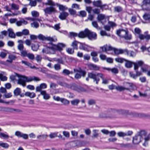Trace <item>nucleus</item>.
I'll list each match as a JSON object with an SVG mask.
<instances>
[{"instance_id":"obj_1","label":"nucleus","mask_w":150,"mask_h":150,"mask_svg":"<svg viewBox=\"0 0 150 150\" xmlns=\"http://www.w3.org/2000/svg\"><path fill=\"white\" fill-rule=\"evenodd\" d=\"M16 76L18 77L17 83L23 87H25L26 85V83L29 82L33 81H39L40 79L37 77H27L25 76L19 74L15 73V75H11L10 76V79L12 81H14L16 79Z\"/></svg>"},{"instance_id":"obj_2","label":"nucleus","mask_w":150,"mask_h":150,"mask_svg":"<svg viewBox=\"0 0 150 150\" xmlns=\"http://www.w3.org/2000/svg\"><path fill=\"white\" fill-rule=\"evenodd\" d=\"M65 47V45L62 43H59L57 45L51 44V46H47L45 49H43L42 52L43 53L54 54L55 50L60 51Z\"/></svg>"},{"instance_id":"obj_3","label":"nucleus","mask_w":150,"mask_h":150,"mask_svg":"<svg viewBox=\"0 0 150 150\" xmlns=\"http://www.w3.org/2000/svg\"><path fill=\"white\" fill-rule=\"evenodd\" d=\"M44 4L46 6H50V7H46L43 9L45 15L51 14L57 12L56 8L54 7L56 5V4L52 0H47Z\"/></svg>"},{"instance_id":"obj_4","label":"nucleus","mask_w":150,"mask_h":150,"mask_svg":"<svg viewBox=\"0 0 150 150\" xmlns=\"http://www.w3.org/2000/svg\"><path fill=\"white\" fill-rule=\"evenodd\" d=\"M146 134L147 132L145 130L139 131L133 138V143L134 144H138L141 142L143 137Z\"/></svg>"},{"instance_id":"obj_5","label":"nucleus","mask_w":150,"mask_h":150,"mask_svg":"<svg viewBox=\"0 0 150 150\" xmlns=\"http://www.w3.org/2000/svg\"><path fill=\"white\" fill-rule=\"evenodd\" d=\"M116 33L118 36L126 40H130L132 38L131 34L128 33L127 30L120 29L117 31Z\"/></svg>"},{"instance_id":"obj_6","label":"nucleus","mask_w":150,"mask_h":150,"mask_svg":"<svg viewBox=\"0 0 150 150\" xmlns=\"http://www.w3.org/2000/svg\"><path fill=\"white\" fill-rule=\"evenodd\" d=\"M103 74L101 73L95 74L92 73H89L88 74V78L93 79L94 81L96 82V83L97 84L100 80V77H102Z\"/></svg>"},{"instance_id":"obj_7","label":"nucleus","mask_w":150,"mask_h":150,"mask_svg":"<svg viewBox=\"0 0 150 150\" xmlns=\"http://www.w3.org/2000/svg\"><path fill=\"white\" fill-rule=\"evenodd\" d=\"M134 70L136 72V75L137 76H139L142 75V73L141 71H138L137 69L139 67L141 66L144 65V62L142 61H139L134 63Z\"/></svg>"},{"instance_id":"obj_8","label":"nucleus","mask_w":150,"mask_h":150,"mask_svg":"<svg viewBox=\"0 0 150 150\" xmlns=\"http://www.w3.org/2000/svg\"><path fill=\"white\" fill-rule=\"evenodd\" d=\"M74 72H76L75 76V78L76 79L80 78L81 76H84L86 74L85 71L82 70L81 69H74Z\"/></svg>"},{"instance_id":"obj_9","label":"nucleus","mask_w":150,"mask_h":150,"mask_svg":"<svg viewBox=\"0 0 150 150\" xmlns=\"http://www.w3.org/2000/svg\"><path fill=\"white\" fill-rule=\"evenodd\" d=\"M142 7L146 10H150V0H143Z\"/></svg>"},{"instance_id":"obj_10","label":"nucleus","mask_w":150,"mask_h":150,"mask_svg":"<svg viewBox=\"0 0 150 150\" xmlns=\"http://www.w3.org/2000/svg\"><path fill=\"white\" fill-rule=\"evenodd\" d=\"M37 37L40 40H47L51 42H55L57 40L56 39L54 40L52 38L50 37H45L41 34L39 35Z\"/></svg>"},{"instance_id":"obj_11","label":"nucleus","mask_w":150,"mask_h":150,"mask_svg":"<svg viewBox=\"0 0 150 150\" xmlns=\"http://www.w3.org/2000/svg\"><path fill=\"white\" fill-rule=\"evenodd\" d=\"M97 19L98 21L103 24L106 22V16L102 14H99L98 15Z\"/></svg>"},{"instance_id":"obj_12","label":"nucleus","mask_w":150,"mask_h":150,"mask_svg":"<svg viewBox=\"0 0 150 150\" xmlns=\"http://www.w3.org/2000/svg\"><path fill=\"white\" fill-rule=\"evenodd\" d=\"M15 135L18 137H22L25 139H27L28 137V135L27 134L22 133L18 131L16 132Z\"/></svg>"},{"instance_id":"obj_13","label":"nucleus","mask_w":150,"mask_h":150,"mask_svg":"<svg viewBox=\"0 0 150 150\" xmlns=\"http://www.w3.org/2000/svg\"><path fill=\"white\" fill-rule=\"evenodd\" d=\"M111 51H114L115 54L118 55L119 54L125 53V52H127L126 49L122 50L121 49H117L112 47Z\"/></svg>"},{"instance_id":"obj_14","label":"nucleus","mask_w":150,"mask_h":150,"mask_svg":"<svg viewBox=\"0 0 150 150\" xmlns=\"http://www.w3.org/2000/svg\"><path fill=\"white\" fill-rule=\"evenodd\" d=\"M100 48L103 52H107L108 51H111L112 47L109 45H105L103 46L100 47Z\"/></svg>"},{"instance_id":"obj_15","label":"nucleus","mask_w":150,"mask_h":150,"mask_svg":"<svg viewBox=\"0 0 150 150\" xmlns=\"http://www.w3.org/2000/svg\"><path fill=\"white\" fill-rule=\"evenodd\" d=\"M47 87V85L46 83H42L39 86H38L36 88V91L37 92H40L41 93V91H43L42 90L43 89L46 88Z\"/></svg>"},{"instance_id":"obj_16","label":"nucleus","mask_w":150,"mask_h":150,"mask_svg":"<svg viewBox=\"0 0 150 150\" xmlns=\"http://www.w3.org/2000/svg\"><path fill=\"white\" fill-rule=\"evenodd\" d=\"M69 87L72 90L77 91L79 92L81 91L82 89L80 87L77 86L74 84H71L69 86Z\"/></svg>"},{"instance_id":"obj_17","label":"nucleus","mask_w":150,"mask_h":150,"mask_svg":"<svg viewBox=\"0 0 150 150\" xmlns=\"http://www.w3.org/2000/svg\"><path fill=\"white\" fill-rule=\"evenodd\" d=\"M96 34L95 33L90 31L87 37L90 40H93L96 38Z\"/></svg>"},{"instance_id":"obj_18","label":"nucleus","mask_w":150,"mask_h":150,"mask_svg":"<svg viewBox=\"0 0 150 150\" xmlns=\"http://www.w3.org/2000/svg\"><path fill=\"white\" fill-rule=\"evenodd\" d=\"M68 15L69 14L68 13L63 11L60 13L59 18L62 20H65Z\"/></svg>"},{"instance_id":"obj_19","label":"nucleus","mask_w":150,"mask_h":150,"mask_svg":"<svg viewBox=\"0 0 150 150\" xmlns=\"http://www.w3.org/2000/svg\"><path fill=\"white\" fill-rule=\"evenodd\" d=\"M8 36L11 38H15L16 34L14 33L13 30L11 28H8L7 30Z\"/></svg>"},{"instance_id":"obj_20","label":"nucleus","mask_w":150,"mask_h":150,"mask_svg":"<svg viewBox=\"0 0 150 150\" xmlns=\"http://www.w3.org/2000/svg\"><path fill=\"white\" fill-rule=\"evenodd\" d=\"M28 22L23 19H21L20 21H17L16 22V25L18 26H21L23 24L25 25Z\"/></svg>"},{"instance_id":"obj_21","label":"nucleus","mask_w":150,"mask_h":150,"mask_svg":"<svg viewBox=\"0 0 150 150\" xmlns=\"http://www.w3.org/2000/svg\"><path fill=\"white\" fill-rule=\"evenodd\" d=\"M144 137V142L143 144V145L145 146H146L148 145V142L150 140V137L149 135L146 136V135Z\"/></svg>"},{"instance_id":"obj_22","label":"nucleus","mask_w":150,"mask_h":150,"mask_svg":"<svg viewBox=\"0 0 150 150\" xmlns=\"http://www.w3.org/2000/svg\"><path fill=\"white\" fill-rule=\"evenodd\" d=\"M115 89L117 90L120 91L125 90L129 91V88L121 86H116L115 87Z\"/></svg>"},{"instance_id":"obj_23","label":"nucleus","mask_w":150,"mask_h":150,"mask_svg":"<svg viewBox=\"0 0 150 150\" xmlns=\"http://www.w3.org/2000/svg\"><path fill=\"white\" fill-rule=\"evenodd\" d=\"M40 94L43 96L44 99L47 100L50 99V97L49 94L47 93L45 91H41Z\"/></svg>"},{"instance_id":"obj_24","label":"nucleus","mask_w":150,"mask_h":150,"mask_svg":"<svg viewBox=\"0 0 150 150\" xmlns=\"http://www.w3.org/2000/svg\"><path fill=\"white\" fill-rule=\"evenodd\" d=\"M8 59L6 60V62L11 63H12L13 60H15L16 58V56L13 55H10L8 57Z\"/></svg>"},{"instance_id":"obj_25","label":"nucleus","mask_w":150,"mask_h":150,"mask_svg":"<svg viewBox=\"0 0 150 150\" xmlns=\"http://www.w3.org/2000/svg\"><path fill=\"white\" fill-rule=\"evenodd\" d=\"M21 62L22 64H24L25 65H26V66L30 67L31 69L35 68L36 69H38V68L35 67L34 66H31V64L29 62H28L22 60V61Z\"/></svg>"},{"instance_id":"obj_26","label":"nucleus","mask_w":150,"mask_h":150,"mask_svg":"<svg viewBox=\"0 0 150 150\" xmlns=\"http://www.w3.org/2000/svg\"><path fill=\"white\" fill-rule=\"evenodd\" d=\"M56 5L59 7V9L60 11H64L67 9V8L66 6L58 3H56Z\"/></svg>"},{"instance_id":"obj_27","label":"nucleus","mask_w":150,"mask_h":150,"mask_svg":"<svg viewBox=\"0 0 150 150\" xmlns=\"http://www.w3.org/2000/svg\"><path fill=\"white\" fill-rule=\"evenodd\" d=\"M89 68L91 70H98L99 69V67L96 65L93 64H90L89 65Z\"/></svg>"},{"instance_id":"obj_28","label":"nucleus","mask_w":150,"mask_h":150,"mask_svg":"<svg viewBox=\"0 0 150 150\" xmlns=\"http://www.w3.org/2000/svg\"><path fill=\"white\" fill-rule=\"evenodd\" d=\"M79 49L81 50L86 51H88L89 49L87 45L82 44H81L79 46Z\"/></svg>"},{"instance_id":"obj_29","label":"nucleus","mask_w":150,"mask_h":150,"mask_svg":"<svg viewBox=\"0 0 150 150\" xmlns=\"http://www.w3.org/2000/svg\"><path fill=\"white\" fill-rule=\"evenodd\" d=\"M21 93V89L20 88H17L14 91V93L15 95L17 96L20 95L21 97H23L24 95L20 94Z\"/></svg>"},{"instance_id":"obj_30","label":"nucleus","mask_w":150,"mask_h":150,"mask_svg":"<svg viewBox=\"0 0 150 150\" xmlns=\"http://www.w3.org/2000/svg\"><path fill=\"white\" fill-rule=\"evenodd\" d=\"M125 63V66L126 67L128 68H131L132 66V64H134V63L136 62H131L126 60Z\"/></svg>"},{"instance_id":"obj_31","label":"nucleus","mask_w":150,"mask_h":150,"mask_svg":"<svg viewBox=\"0 0 150 150\" xmlns=\"http://www.w3.org/2000/svg\"><path fill=\"white\" fill-rule=\"evenodd\" d=\"M93 3L95 6L100 8L102 4V2L100 0H98L93 1Z\"/></svg>"},{"instance_id":"obj_32","label":"nucleus","mask_w":150,"mask_h":150,"mask_svg":"<svg viewBox=\"0 0 150 150\" xmlns=\"http://www.w3.org/2000/svg\"><path fill=\"white\" fill-rule=\"evenodd\" d=\"M5 73L4 72H2L0 73V79L2 81H5L7 80V78L4 75L5 74Z\"/></svg>"},{"instance_id":"obj_33","label":"nucleus","mask_w":150,"mask_h":150,"mask_svg":"<svg viewBox=\"0 0 150 150\" xmlns=\"http://www.w3.org/2000/svg\"><path fill=\"white\" fill-rule=\"evenodd\" d=\"M25 96L29 97L30 98H34L36 96L35 94V93L33 92L30 93L28 92L25 93Z\"/></svg>"},{"instance_id":"obj_34","label":"nucleus","mask_w":150,"mask_h":150,"mask_svg":"<svg viewBox=\"0 0 150 150\" xmlns=\"http://www.w3.org/2000/svg\"><path fill=\"white\" fill-rule=\"evenodd\" d=\"M10 6L11 7V9L15 10H18L19 8V6L14 3L10 4Z\"/></svg>"},{"instance_id":"obj_35","label":"nucleus","mask_w":150,"mask_h":150,"mask_svg":"<svg viewBox=\"0 0 150 150\" xmlns=\"http://www.w3.org/2000/svg\"><path fill=\"white\" fill-rule=\"evenodd\" d=\"M105 69L108 71H111L112 73L114 74H116L118 73V70L116 68H114L112 69L109 68H106Z\"/></svg>"},{"instance_id":"obj_36","label":"nucleus","mask_w":150,"mask_h":150,"mask_svg":"<svg viewBox=\"0 0 150 150\" xmlns=\"http://www.w3.org/2000/svg\"><path fill=\"white\" fill-rule=\"evenodd\" d=\"M79 42L76 41H74L71 44V46L73 47L74 49L77 50L78 49V44Z\"/></svg>"},{"instance_id":"obj_37","label":"nucleus","mask_w":150,"mask_h":150,"mask_svg":"<svg viewBox=\"0 0 150 150\" xmlns=\"http://www.w3.org/2000/svg\"><path fill=\"white\" fill-rule=\"evenodd\" d=\"M80 102V100L78 99H75L72 100L71 101V104L73 105H78Z\"/></svg>"},{"instance_id":"obj_38","label":"nucleus","mask_w":150,"mask_h":150,"mask_svg":"<svg viewBox=\"0 0 150 150\" xmlns=\"http://www.w3.org/2000/svg\"><path fill=\"white\" fill-rule=\"evenodd\" d=\"M127 52H125V54H126L127 55L130 57H133L135 56V54L132 51L128 52V50L126 49Z\"/></svg>"},{"instance_id":"obj_39","label":"nucleus","mask_w":150,"mask_h":150,"mask_svg":"<svg viewBox=\"0 0 150 150\" xmlns=\"http://www.w3.org/2000/svg\"><path fill=\"white\" fill-rule=\"evenodd\" d=\"M9 146V145L7 143L0 142V147L4 148H8Z\"/></svg>"},{"instance_id":"obj_40","label":"nucleus","mask_w":150,"mask_h":150,"mask_svg":"<svg viewBox=\"0 0 150 150\" xmlns=\"http://www.w3.org/2000/svg\"><path fill=\"white\" fill-rule=\"evenodd\" d=\"M48 137V136L46 134H42L38 135L37 136V138L38 139H44Z\"/></svg>"},{"instance_id":"obj_41","label":"nucleus","mask_w":150,"mask_h":150,"mask_svg":"<svg viewBox=\"0 0 150 150\" xmlns=\"http://www.w3.org/2000/svg\"><path fill=\"white\" fill-rule=\"evenodd\" d=\"M58 132H56L54 133H51L49 134V136L51 139H53L57 137Z\"/></svg>"},{"instance_id":"obj_42","label":"nucleus","mask_w":150,"mask_h":150,"mask_svg":"<svg viewBox=\"0 0 150 150\" xmlns=\"http://www.w3.org/2000/svg\"><path fill=\"white\" fill-rule=\"evenodd\" d=\"M143 17L144 19L146 20H150V13H145L143 16Z\"/></svg>"},{"instance_id":"obj_43","label":"nucleus","mask_w":150,"mask_h":150,"mask_svg":"<svg viewBox=\"0 0 150 150\" xmlns=\"http://www.w3.org/2000/svg\"><path fill=\"white\" fill-rule=\"evenodd\" d=\"M62 73L64 75H68L70 74H72V72L69 71L67 69H64L62 71Z\"/></svg>"},{"instance_id":"obj_44","label":"nucleus","mask_w":150,"mask_h":150,"mask_svg":"<svg viewBox=\"0 0 150 150\" xmlns=\"http://www.w3.org/2000/svg\"><path fill=\"white\" fill-rule=\"evenodd\" d=\"M115 60L116 62L120 63H122L124 61H126V60L125 59L120 57L116 58Z\"/></svg>"},{"instance_id":"obj_45","label":"nucleus","mask_w":150,"mask_h":150,"mask_svg":"<svg viewBox=\"0 0 150 150\" xmlns=\"http://www.w3.org/2000/svg\"><path fill=\"white\" fill-rule=\"evenodd\" d=\"M117 111L120 114H127L129 113V111L126 110H120Z\"/></svg>"},{"instance_id":"obj_46","label":"nucleus","mask_w":150,"mask_h":150,"mask_svg":"<svg viewBox=\"0 0 150 150\" xmlns=\"http://www.w3.org/2000/svg\"><path fill=\"white\" fill-rule=\"evenodd\" d=\"M98 130L94 129L93 131V137L95 138L98 137Z\"/></svg>"},{"instance_id":"obj_47","label":"nucleus","mask_w":150,"mask_h":150,"mask_svg":"<svg viewBox=\"0 0 150 150\" xmlns=\"http://www.w3.org/2000/svg\"><path fill=\"white\" fill-rule=\"evenodd\" d=\"M134 116L136 117H148V116L146 115H145L143 114H141V113H134Z\"/></svg>"},{"instance_id":"obj_48","label":"nucleus","mask_w":150,"mask_h":150,"mask_svg":"<svg viewBox=\"0 0 150 150\" xmlns=\"http://www.w3.org/2000/svg\"><path fill=\"white\" fill-rule=\"evenodd\" d=\"M114 10L115 12H119L122 11V8L120 6H117L114 7Z\"/></svg>"},{"instance_id":"obj_49","label":"nucleus","mask_w":150,"mask_h":150,"mask_svg":"<svg viewBox=\"0 0 150 150\" xmlns=\"http://www.w3.org/2000/svg\"><path fill=\"white\" fill-rule=\"evenodd\" d=\"M27 57L30 60H33L34 59L35 57L34 55L32 53H28Z\"/></svg>"},{"instance_id":"obj_50","label":"nucleus","mask_w":150,"mask_h":150,"mask_svg":"<svg viewBox=\"0 0 150 150\" xmlns=\"http://www.w3.org/2000/svg\"><path fill=\"white\" fill-rule=\"evenodd\" d=\"M141 70L143 72H146L148 70V67L147 65H144L141 68Z\"/></svg>"},{"instance_id":"obj_51","label":"nucleus","mask_w":150,"mask_h":150,"mask_svg":"<svg viewBox=\"0 0 150 150\" xmlns=\"http://www.w3.org/2000/svg\"><path fill=\"white\" fill-rule=\"evenodd\" d=\"M61 101L65 105H68L69 103V100L64 98H61Z\"/></svg>"},{"instance_id":"obj_52","label":"nucleus","mask_w":150,"mask_h":150,"mask_svg":"<svg viewBox=\"0 0 150 150\" xmlns=\"http://www.w3.org/2000/svg\"><path fill=\"white\" fill-rule=\"evenodd\" d=\"M117 134L118 136L120 137H123L127 136L126 133L121 132H118L117 133Z\"/></svg>"},{"instance_id":"obj_53","label":"nucleus","mask_w":150,"mask_h":150,"mask_svg":"<svg viewBox=\"0 0 150 150\" xmlns=\"http://www.w3.org/2000/svg\"><path fill=\"white\" fill-rule=\"evenodd\" d=\"M39 46L38 45H33L31 46V48L32 50L33 51H37L38 49Z\"/></svg>"},{"instance_id":"obj_54","label":"nucleus","mask_w":150,"mask_h":150,"mask_svg":"<svg viewBox=\"0 0 150 150\" xmlns=\"http://www.w3.org/2000/svg\"><path fill=\"white\" fill-rule=\"evenodd\" d=\"M22 33L23 35H27L29 34V32L28 30L25 29L22 30Z\"/></svg>"},{"instance_id":"obj_55","label":"nucleus","mask_w":150,"mask_h":150,"mask_svg":"<svg viewBox=\"0 0 150 150\" xmlns=\"http://www.w3.org/2000/svg\"><path fill=\"white\" fill-rule=\"evenodd\" d=\"M31 27L37 28L39 27V24L37 22L34 21L33 23L31 24Z\"/></svg>"},{"instance_id":"obj_56","label":"nucleus","mask_w":150,"mask_h":150,"mask_svg":"<svg viewBox=\"0 0 150 150\" xmlns=\"http://www.w3.org/2000/svg\"><path fill=\"white\" fill-rule=\"evenodd\" d=\"M83 31L84 33L85 37H88L90 30L86 28Z\"/></svg>"},{"instance_id":"obj_57","label":"nucleus","mask_w":150,"mask_h":150,"mask_svg":"<svg viewBox=\"0 0 150 150\" xmlns=\"http://www.w3.org/2000/svg\"><path fill=\"white\" fill-rule=\"evenodd\" d=\"M54 69L57 71L61 69L60 65L59 64H54Z\"/></svg>"},{"instance_id":"obj_58","label":"nucleus","mask_w":150,"mask_h":150,"mask_svg":"<svg viewBox=\"0 0 150 150\" xmlns=\"http://www.w3.org/2000/svg\"><path fill=\"white\" fill-rule=\"evenodd\" d=\"M77 36H78V34L74 32H70L69 33V37L74 38Z\"/></svg>"},{"instance_id":"obj_59","label":"nucleus","mask_w":150,"mask_h":150,"mask_svg":"<svg viewBox=\"0 0 150 150\" xmlns=\"http://www.w3.org/2000/svg\"><path fill=\"white\" fill-rule=\"evenodd\" d=\"M73 49H72L71 48H68L67 49L66 51L69 54H72L74 53V51Z\"/></svg>"},{"instance_id":"obj_60","label":"nucleus","mask_w":150,"mask_h":150,"mask_svg":"<svg viewBox=\"0 0 150 150\" xmlns=\"http://www.w3.org/2000/svg\"><path fill=\"white\" fill-rule=\"evenodd\" d=\"M21 55L23 57L27 56L28 54L27 51L25 50H23L21 51Z\"/></svg>"},{"instance_id":"obj_61","label":"nucleus","mask_w":150,"mask_h":150,"mask_svg":"<svg viewBox=\"0 0 150 150\" xmlns=\"http://www.w3.org/2000/svg\"><path fill=\"white\" fill-rule=\"evenodd\" d=\"M108 6L107 5H102L101 4V5L100 8L102 10H107L108 9Z\"/></svg>"},{"instance_id":"obj_62","label":"nucleus","mask_w":150,"mask_h":150,"mask_svg":"<svg viewBox=\"0 0 150 150\" xmlns=\"http://www.w3.org/2000/svg\"><path fill=\"white\" fill-rule=\"evenodd\" d=\"M0 137L1 138H8L9 137V136L6 134L2 133H0Z\"/></svg>"},{"instance_id":"obj_63","label":"nucleus","mask_w":150,"mask_h":150,"mask_svg":"<svg viewBox=\"0 0 150 150\" xmlns=\"http://www.w3.org/2000/svg\"><path fill=\"white\" fill-rule=\"evenodd\" d=\"M79 15L82 17H85L86 16V13L85 11H81L79 12Z\"/></svg>"},{"instance_id":"obj_64","label":"nucleus","mask_w":150,"mask_h":150,"mask_svg":"<svg viewBox=\"0 0 150 150\" xmlns=\"http://www.w3.org/2000/svg\"><path fill=\"white\" fill-rule=\"evenodd\" d=\"M31 14L33 16L35 17H38L39 15L38 13L35 11H32Z\"/></svg>"}]
</instances>
